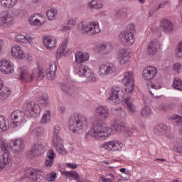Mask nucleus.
Wrapping results in <instances>:
<instances>
[{
  "label": "nucleus",
  "instance_id": "nucleus-1",
  "mask_svg": "<svg viewBox=\"0 0 182 182\" xmlns=\"http://www.w3.org/2000/svg\"><path fill=\"white\" fill-rule=\"evenodd\" d=\"M69 129L73 133L80 134L89 129V121L85 116L74 114L68 121Z\"/></svg>",
  "mask_w": 182,
  "mask_h": 182
},
{
  "label": "nucleus",
  "instance_id": "nucleus-2",
  "mask_svg": "<svg viewBox=\"0 0 182 182\" xmlns=\"http://www.w3.org/2000/svg\"><path fill=\"white\" fill-rule=\"evenodd\" d=\"M91 133L92 137L97 139V140H102L105 137H109L112 135L113 129L107 124L103 122L102 119L96 120L93 124V129Z\"/></svg>",
  "mask_w": 182,
  "mask_h": 182
},
{
  "label": "nucleus",
  "instance_id": "nucleus-3",
  "mask_svg": "<svg viewBox=\"0 0 182 182\" xmlns=\"http://www.w3.org/2000/svg\"><path fill=\"white\" fill-rule=\"evenodd\" d=\"M78 29L81 33L88 35L89 36L100 33V27L99 26V23L96 22H83L78 26Z\"/></svg>",
  "mask_w": 182,
  "mask_h": 182
},
{
  "label": "nucleus",
  "instance_id": "nucleus-4",
  "mask_svg": "<svg viewBox=\"0 0 182 182\" xmlns=\"http://www.w3.org/2000/svg\"><path fill=\"white\" fill-rule=\"evenodd\" d=\"M124 92L123 90L119 87H112L109 92V97L107 100L109 103L112 105H119L122 100H124Z\"/></svg>",
  "mask_w": 182,
  "mask_h": 182
},
{
  "label": "nucleus",
  "instance_id": "nucleus-5",
  "mask_svg": "<svg viewBox=\"0 0 182 182\" xmlns=\"http://www.w3.org/2000/svg\"><path fill=\"white\" fill-rule=\"evenodd\" d=\"M122 83L124 85V92L127 95H132L134 90V77L133 72L127 71L124 73Z\"/></svg>",
  "mask_w": 182,
  "mask_h": 182
},
{
  "label": "nucleus",
  "instance_id": "nucleus-6",
  "mask_svg": "<svg viewBox=\"0 0 182 182\" xmlns=\"http://www.w3.org/2000/svg\"><path fill=\"white\" fill-rule=\"evenodd\" d=\"M119 39L121 43H122V45H125V46H132L136 41L134 38V33L129 31H121L119 36Z\"/></svg>",
  "mask_w": 182,
  "mask_h": 182
},
{
  "label": "nucleus",
  "instance_id": "nucleus-7",
  "mask_svg": "<svg viewBox=\"0 0 182 182\" xmlns=\"http://www.w3.org/2000/svg\"><path fill=\"white\" fill-rule=\"evenodd\" d=\"M11 119L12 121L11 127H18L19 124H22L25 122V112L21 110L14 111L11 112Z\"/></svg>",
  "mask_w": 182,
  "mask_h": 182
},
{
  "label": "nucleus",
  "instance_id": "nucleus-8",
  "mask_svg": "<svg viewBox=\"0 0 182 182\" xmlns=\"http://www.w3.org/2000/svg\"><path fill=\"white\" fill-rule=\"evenodd\" d=\"M9 146L13 153H22L25 150V141L23 139H12L9 141Z\"/></svg>",
  "mask_w": 182,
  "mask_h": 182
},
{
  "label": "nucleus",
  "instance_id": "nucleus-9",
  "mask_svg": "<svg viewBox=\"0 0 182 182\" xmlns=\"http://www.w3.org/2000/svg\"><path fill=\"white\" fill-rule=\"evenodd\" d=\"M14 24V16L9 14V11H2L0 14V26L1 28H9Z\"/></svg>",
  "mask_w": 182,
  "mask_h": 182
},
{
  "label": "nucleus",
  "instance_id": "nucleus-10",
  "mask_svg": "<svg viewBox=\"0 0 182 182\" xmlns=\"http://www.w3.org/2000/svg\"><path fill=\"white\" fill-rule=\"evenodd\" d=\"M23 109L29 113L30 117H33V116H38V114H41V107L35 102L24 104Z\"/></svg>",
  "mask_w": 182,
  "mask_h": 182
},
{
  "label": "nucleus",
  "instance_id": "nucleus-11",
  "mask_svg": "<svg viewBox=\"0 0 182 182\" xmlns=\"http://www.w3.org/2000/svg\"><path fill=\"white\" fill-rule=\"evenodd\" d=\"M26 177L31 181L41 182L45 178V173L42 171L36 172L34 169H28L26 171Z\"/></svg>",
  "mask_w": 182,
  "mask_h": 182
},
{
  "label": "nucleus",
  "instance_id": "nucleus-12",
  "mask_svg": "<svg viewBox=\"0 0 182 182\" xmlns=\"http://www.w3.org/2000/svg\"><path fill=\"white\" fill-rule=\"evenodd\" d=\"M130 59H132V53H130L129 50L122 49L119 51L117 60L119 65L122 66L127 65V63L130 62Z\"/></svg>",
  "mask_w": 182,
  "mask_h": 182
},
{
  "label": "nucleus",
  "instance_id": "nucleus-13",
  "mask_svg": "<svg viewBox=\"0 0 182 182\" xmlns=\"http://www.w3.org/2000/svg\"><path fill=\"white\" fill-rule=\"evenodd\" d=\"M52 143L54 149H55L57 153L61 154L62 156H66L67 152L63 146V141L60 136L52 137Z\"/></svg>",
  "mask_w": 182,
  "mask_h": 182
},
{
  "label": "nucleus",
  "instance_id": "nucleus-14",
  "mask_svg": "<svg viewBox=\"0 0 182 182\" xmlns=\"http://www.w3.org/2000/svg\"><path fill=\"white\" fill-rule=\"evenodd\" d=\"M101 148L108 150V151H119V150H122V144L117 140H113L102 144Z\"/></svg>",
  "mask_w": 182,
  "mask_h": 182
},
{
  "label": "nucleus",
  "instance_id": "nucleus-15",
  "mask_svg": "<svg viewBox=\"0 0 182 182\" xmlns=\"http://www.w3.org/2000/svg\"><path fill=\"white\" fill-rule=\"evenodd\" d=\"M96 117H100L102 120H107L109 117V107L106 105H100L94 109Z\"/></svg>",
  "mask_w": 182,
  "mask_h": 182
},
{
  "label": "nucleus",
  "instance_id": "nucleus-16",
  "mask_svg": "<svg viewBox=\"0 0 182 182\" xmlns=\"http://www.w3.org/2000/svg\"><path fill=\"white\" fill-rule=\"evenodd\" d=\"M157 68L154 66L146 67L143 70V77L144 80H153L157 76Z\"/></svg>",
  "mask_w": 182,
  "mask_h": 182
},
{
  "label": "nucleus",
  "instance_id": "nucleus-17",
  "mask_svg": "<svg viewBox=\"0 0 182 182\" xmlns=\"http://www.w3.org/2000/svg\"><path fill=\"white\" fill-rule=\"evenodd\" d=\"M0 72L4 73L5 75L14 73V64H12L11 61L6 60H1L0 65Z\"/></svg>",
  "mask_w": 182,
  "mask_h": 182
},
{
  "label": "nucleus",
  "instance_id": "nucleus-18",
  "mask_svg": "<svg viewBox=\"0 0 182 182\" xmlns=\"http://www.w3.org/2000/svg\"><path fill=\"white\" fill-rule=\"evenodd\" d=\"M160 28L164 33H170L174 31V24L170 19H164L160 22Z\"/></svg>",
  "mask_w": 182,
  "mask_h": 182
},
{
  "label": "nucleus",
  "instance_id": "nucleus-19",
  "mask_svg": "<svg viewBox=\"0 0 182 182\" xmlns=\"http://www.w3.org/2000/svg\"><path fill=\"white\" fill-rule=\"evenodd\" d=\"M29 22L31 25H33L34 26H41L46 22V18L41 14H34L30 17Z\"/></svg>",
  "mask_w": 182,
  "mask_h": 182
},
{
  "label": "nucleus",
  "instance_id": "nucleus-20",
  "mask_svg": "<svg viewBox=\"0 0 182 182\" xmlns=\"http://www.w3.org/2000/svg\"><path fill=\"white\" fill-rule=\"evenodd\" d=\"M160 46V43L157 40H154L151 41L146 50V55L149 56H154L156 53H157V49H159Z\"/></svg>",
  "mask_w": 182,
  "mask_h": 182
},
{
  "label": "nucleus",
  "instance_id": "nucleus-21",
  "mask_svg": "<svg viewBox=\"0 0 182 182\" xmlns=\"http://www.w3.org/2000/svg\"><path fill=\"white\" fill-rule=\"evenodd\" d=\"M20 80L26 83L27 82H32V75L29 74L28 68L23 66L20 68L19 71Z\"/></svg>",
  "mask_w": 182,
  "mask_h": 182
},
{
  "label": "nucleus",
  "instance_id": "nucleus-22",
  "mask_svg": "<svg viewBox=\"0 0 182 182\" xmlns=\"http://www.w3.org/2000/svg\"><path fill=\"white\" fill-rule=\"evenodd\" d=\"M11 55L16 59H25V53L19 45H15L12 47Z\"/></svg>",
  "mask_w": 182,
  "mask_h": 182
},
{
  "label": "nucleus",
  "instance_id": "nucleus-23",
  "mask_svg": "<svg viewBox=\"0 0 182 182\" xmlns=\"http://www.w3.org/2000/svg\"><path fill=\"white\" fill-rule=\"evenodd\" d=\"M43 150H45V145L41 142H38L35 144L34 149L31 150L30 154L33 157H39Z\"/></svg>",
  "mask_w": 182,
  "mask_h": 182
},
{
  "label": "nucleus",
  "instance_id": "nucleus-24",
  "mask_svg": "<svg viewBox=\"0 0 182 182\" xmlns=\"http://www.w3.org/2000/svg\"><path fill=\"white\" fill-rule=\"evenodd\" d=\"M98 50L102 55H109L113 50V45L112 43H102L98 47Z\"/></svg>",
  "mask_w": 182,
  "mask_h": 182
},
{
  "label": "nucleus",
  "instance_id": "nucleus-25",
  "mask_svg": "<svg viewBox=\"0 0 182 182\" xmlns=\"http://www.w3.org/2000/svg\"><path fill=\"white\" fill-rule=\"evenodd\" d=\"M43 44L47 49L52 50L56 48V38L53 36H47L43 40Z\"/></svg>",
  "mask_w": 182,
  "mask_h": 182
},
{
  "label": "nucleus",
  "instance_id": "nucleus-26",
  "mask_svg": "<svg viewBox=\"0 0 182 182\" xmlns=\"http://www.w3.org/2000/svg\"><path fill=\"white\" fill-rule=\"evenodd\" d=\"M32 80H43L45 77V70L41 68H36L33 70L31 74Z\"/></svg>",
  "mask_w": 182,
  "mask_h": 182
},
{
  "label": "nucleus",
  "instance_id": "nucleus-27",
  "mask_svg": "<svg viewBox=\"0 0 182 182\" xmlns=\"http://www.w3.org/2000/svg\"><path fill=\"white\" fill-rule=\"evenodd\" d=\"M16 41L23 43L25 46H31L32 45V38L29 36H23L22 34L17 35L16 36Z\"/></svg>",
  "mask_w": 182,
  "mask_h": 182
},
{
  "label": "nucleus",
  "instance_id": "nucleus-28",
  "mask_svg": "<svg viewBox=\"0 0 182 182\" xmlns=\"http://www.w3.org/2000/svg\"><path fill=\"white\" fill-rule=\"evenodd\" d=\"M90 70H89V68L86 65H83L82 64H77L75 67V72L79 76H82V77H85L86 75L87 74V72H89Z\"/></svg>",
  "mask_w": 182,
  "mask_h": 182
},
{
  "label": "nucleus",
  "instance_id": "nucleus-29",
  "mask_svg": "<svg viewBox=\"0 0 182 182\" xmlns=\"http://www.w3.org/2000/svg\"><path fill=\"white\" fill-rule=\"evenodd\" d=\"M1 165L3 166V168H4L5 166H11L12 164V158L11 156V154L9 153H4L1 156Z\"/></svg>",
  "mask_w": 182,
  "mask_h": 182
},
{
  "label": "nucleus",
  "instance_id": "nucleus-30",
  "mask_svg": "<svg viewBox=\"0 0 182 182\" xmlns=\"http://www.w3.org/2000/svg\"><path fill=\"white\" fill-rule=\"evenodd\" d=\"M75 62L77 63H83L86 62V60H89V54L84 53L82 51H77L75 53Z\"/></svg>",
  "mask_w": 182,
  "mask_h": 182
},
{
  "label": "nucleus",
  "instance_id": "nucleus-31",
  "mask_svg": "<svg viewBox=\"0 0 182 182\" xmlns=\"http://www.w3.org/2000/svg\"><path fill=\"white\" fill-rule=\"evenodd\" d=\"M61 174L65 176V177H68V178H73V180H76L77 182L80 180V177L79 176V173L75 171H61Z\"/></svg>",
  "mask_w": 182,
  "mask_h": 182
},
{
  "label": "nucleus",
  "instance_id": "nucleus-32",
  "mask_svg": "<svg viewBox=\"0 0 182 182\" xmlns=\"http://www.w3.org/2000/svg\"><path fill=\"white\" fill-rule=\"evenodd\" d=\"M89 9H102L103 8V3L100 0H92L87 4Z\"/></svg>",
  "mask_w": 182,
  "mask_h": 182
},
{
  "label": "nucleus",
  "instance_id": "nucleus-33",
  "mask_svg": "<svg viewBox=\"0 0 182 182\" xmlns=\"http://www.w3.org/2000/svg\"><path fill=\"white\" fill-rule=\"evenodd\" d=\"M166 130H167V126L164 124H160L154 127V133L157 136H163L166 133Z\"/></svg>",
  "mask_w": 182,
  "mask_h": 182
},
{
  "label": "nucleus",
  "instance_id": "nucleus-34",
  "mask_svg": "<svg viewBox=\"0 0 182 182\" xmlns=\"http://www.w3.org/2000/svg\"><path fill=\"white\" fill-rule=\"evenodd\" d=\"M125 104L127 105L129 113H132V114H133V113L136 112V105L133 104V100H132V97H127L125 99Z\"/></svg>",
  "mask_w": 182,
  "mask_h": 182
},
{
  "label": "nucleus",
  "instance_id": "nucleus-35",
  "mask_svg": "<svg viewBox=\"0 0 182 182\" xmlns=\"http://www.w3.org/2000/svg\"><path fill=\"white\" fill-rule=\"evenodd\" d=\"M11 90L9 87H3L0 91V100H5L11 96Z\"/></svg>",
  "mask_w": 182,
  "mask_h": 182
},
{
  "label": "nucleus",
  "instance_id": "nucleus-36",
  "mask_svg": "<svg viewBox=\"0 0 182 182\" xmlns=\"http://www.w3.org/2000/svg\"><path fill=\"white\" fill-rule=\"evenodd\" d=\"M18 0H0L1 6L11 9L14 5H16Z\"/></svg>",
  "mask_w": 182,
  "mask_h": 182
},
{
  "label": "nucleus",
  "instance_id": "nucleus-37",
  "mask_svg": "<svg viewBox=\"0 0 182 182\" xmlns=\"http://www.w3.org/2000/svg\"><path fill=\"white\" fill-rule=\"evenodd\" d=\"M46 16L48 21H53L58 16V10L50 9L46 12Z\"/></svg>",
  "mask_w": 182,
  "mask_h": 182
},
{
  "label": "nucleus",
  "instance_id": "nucleus-38",
  "mask_svg": "<svg viewBox=\"0 0 182 182\" xmlns=\"http://www.w3.org/2000/svg\"><path fill=\"white\" fill-rule=\"evenodd\" d=\"M69 44V40L68 38L64 39L63 41V44L59 47L57 53L59 55H63L65 53V50H66V48H68V45Z\"/></svg>",
  "mask_w": 182,
  "mask_h": 182
},
{
  "label": "nucleus",
  "instance_id": "nucleus-39",
  "mask_svg": "<svg viewBox=\"0 0 182 182\" xmlns=\"http://www.w3.org/2000/svg\"><path fill=\"white\" fill-rule=\"evenodd\" d=\"M149 91L150 95L152 96V97H154V99L159 97L158 95H154V90H159V89H161V86L160 85H156L154 84H151L148 86Z\"/></svg>",
  "mask_w": 182,
  "mask_h": 182
},
{
  "label": "nucleus",
  "instance_id": "nucleus-40",
  "mask_svg": "<svg viewBox=\"0 0 182 182\" xmlns=\"http://www.w3.org/2000/svg\"><path fill=\"white\" fill-rule=\"evenodd\" d=\"M86 82H96L97 80V78L96 77V74L90 70L85 75Z\"/></svg>",
  "mask_w": 182,
  "mask_h": 182
},
{
  "label": "nucleus",
  "instance_id": "nucleus-41",
  "mask_svg": "<svg viewBox=\"0 0 182 182\" xmlns=\"http://www.w3.org/2000/svg\"><path fill=\"white\" fill-rule=\"evenodd\" d=\"M38 102L41 104V106L46 107L49 105V97L46 94H43L38 100Z\"/></svg>",
  "mask_w": 182,
  "mask_h": 182
},
{
  "label": "nucleus",
  "instance_id": "nucleus-42",
  "mask_svg": "<svg viewBox=\"0 0 182 182\" xmlns=\"http://www.w3.org/2000/svg\"><path fill=\"white\" fill-rule=\"evenodd\" d=\"M43 133H45V129L42 127H37L31 132V134H33L34 137H41V136H43Z\"/></svg>",
  "mask_w": 182,
  "mask_h": 182
},
{
  "label": "nucleus",
  "instance_id": "nucleus-43",
  "mask_svg": "<svg viewBox=\"0 0 182 182\" xmlns=\"http://www.w3.org/2000/svg\"><path fill=\"white\" fill-rule=\"evenodd\" d=\"M8 130V127H6V121L4 116L0 115V133L2 132H6Z\"/></svg>",
  "mask_w": 182,
  "mask_h": 182
},
{
  "label": "nucleus",
  "instance_id": "nucleus-44",
  "mask_svg": "<svg viewBox=\"0 0 182 182\" xmlns=\"http://www.w3.org/2000/svg\"><path fill=\"white\" fill-rule=\"evenodd\" d=\"M173 87H174L176 90H182L181 79L179 77H175L173 82Z\"/></svg>",
  "mask_w": 182,
  "mask_h": 182
},
{
  "label": "nucleus",
  "instance_id": "nucleus-45",
  "mask_svg": "<svg viewBox=\"0 0 182 182\" xmlns=\"http://www.w3.org/2000/svg\"><path fill=\"white\" fill-rule=\"evenodd\" d=\"M141 114H142L144 117H149V116L151 114V109H150V107L147 105L144 106L141 111Z\"/></svg>",
  "mask_w": 182,
  "mask_h": 182
},
{
  "label": "nucleus",
  "instance_id": "nucleus-46",
  "mask_svg": "<svg viewBox=\"0 0 182 182\" xmlns=\"http://www.w3.org/2000/svg\"><path fill=\"white\" fill-rule=\"evenodd\" d=\"M107 67V75H112L116 72V65L113 63H107L105 64Z\"/></svg>",
  "mask_w": 182,
  "mask_h": 182
},
{
  "label": "nucleus",
  "instance_id": "nucleus-47",
  "mask_svg": "<svg viewBox=\"0 0 182 182\" xmlns=\"http://www.w3.org/2000/svg\"><path fill=\"white\" fill-rule=\"evenodd\" d=\"M50 111L47 110L42 117L41 122L42 123H49V122H50Z\"/></svg>",
  "mask_w": 182,
  "mask_h": 182
},
{
  "label": "nucleus",
  "instance_id": "nucleus-48",
  "mask_svg": "<svg viewBox=\"0 0 182 182\" xmlns=\"http://www.w3.org/2000/svg\"><path fill=\"white\" fill-rule=\"evenodd\" d=\"M98 73L100 76H106L108 75L106 64L100 66Z\"/></svg>",
  "mask_w": 182,
  "mask_h": 182
},
{
  "label": "nucleus",
  "instance_id": "nucleus-49",
  "mask_svg": "<svg viewBox=\"0 0 182 182\" xmlns=\"http://www.w3.org/2000/svg\"><path fill=\"white\" fill-rule=\"evenodd\" d=\"M114 130L115 132H117L118 133H120V132H123L125 129L124 124L123 123H119V124H115L114 126Z\"/></svg>",
  "mask_w": 182,
  "mask_h": 182
},
{
  "label": "nucleus",
  "instance_id": "nucleus-50",
  "mask_svg": "<svg viewBox=\"0 0 182 182\" xmlns=\"http://www.w3.org/2000/svg\"><path fill=\"white\" fill-rule=\"evenodd\" d=\"M59 133H60V127L55 125L53 127L52 137H59Z\"/></svg>",
  "mask_w": 182,
  "mask_h": 182
},
{
  "label": "nucleus",
  "instance_id": "nucleus-51",
  "mask_svg": "<svg viewBox=\"0 0 182 182\" xmlns=\"http://www.w3.org/2000/svg\"><path fill=\"white\" fill-rule=\"evenodd\" d=\"M46 180L47 181H55L56 180V173L53 172L46 176Z\"/></svg>",
  "mask_w": 182,
  "mask_h": 182
},
{
  "label": "nucleus",
  "instance_id": "nucleus-52",
  "mask_svg": "<svg viewBox=\"0 0 182 182\" xmlns=\"http://www.w3.org/2000/svg\"><path fill=\"white\" fill-rule=\"evenodd\" d=\"M135 132H137V130L134 128L127 129L124 132V136H126V137H130V136H133V134Z\"/></svg>",
  "mask_w": 182,
  "mask_h": 182
},
{
  "label": "nucleus",
  "instance_id": "nucleus-53",
  "mask_svg": "<svg viewBox=\"0 0 182 182\" xmlns=\"http://www.w3.org/2000/svg\"><path fill=\"white\" fill-rule=\"evenodd\" d=\"M16 16H20L21 18H25L28 16V12L25 10H18L16 13Z\"/></svg>",
  "mask_w": 182,
  "mask_h": 182
},
{
  "label": "nucleus",
  "instance_id": "nucleus-54",
  "mask_svg": "<svg viewBox=\"0 0 182 182\" xmlns=\"http://www.w3.org/2000/svg\"><path fill=\"white\" fill-rule=\"evenodd\" d=\"M56 77V72H51L50 70H48L47 72V78L48 80H53Z\"/></svg>",
  "mask_w": 182,
  "mask_h": 182
},
{
  "label": "nucleus",
  "instance_id": "nucleus-55",
  "mask_svg": "<svg viewBox=\"0 0 182 182\" xmlns=\"http://www.w3.org/2000/svg\"><path fill=\"white\" fill-rule=\"evenodd\" d=\"M170 120H176L177 123H181L182 117L178 114H173L170 117Z\"/></svg>",
  "mask_w": 182,
  "mask_h": 182
},
{
  "label": "nucleus",
  "instance_id": "nucleus-56",
  "mask_svg": "<svg viewBox=\"0 0 182 182\" xmlns=\"http://www.w3.org/2000/svg\"><path fill=\"white\" fill-rule=\"evenodd\" d=\"M48 70L56 73V71L58 70V65H56V62L55 61L50 62V68Z\"/></svg>",
  "mask_w": 182,
  "mask_h": 182
},
{
  "label": "nucleus",
  "instance_id": "nucleus-57",
  "mask_svg": "<svg viewBox=\"0 0 182 182\" xmlns=\"http://www.w3.org/2000/svg\"><path fill=\"white\" fill-rule=\"evenodd\" d=\"M56 157V154H55V151L53 150L50 149L47 152V156L46 158L47 159H52V160H54V159Z\"/></svg>",
  "mask_w": 182,
  "mask_h": 182
},
{
  "label": "nucleus",
  "instance_id": "nucleus-58",
  "mask_svg": "<svg viewBox=\"0 0 182 182\" xmlns=\"http://www.w3.org/2000/svg\"><path fill=\"white\" fill-rule=\"evenodd\" d=\"M176 56L178 58H182V43H180L177 50H176Z\"/></svg>",
  "mask_w": 182,
  "mask_h": 182
},
{
  "label": "nucleus",
  "instance_id": "nucleus-59",
  "mask_svg": "<svg viewBox=\"0 0 182 182\" xmlns=\"http://www.w3.org/2000/svg\"><path fill=\"white\" fill-rule=\"evenodd\" d=\"M53 161H55L54 159L46 158L45 165L47 167H50L53 165Z\"/></svg>",
  "mask_w": 182,
  "mask_h": 182
},
{
  "label": "nucleus",
  "instance_id": "nucleus-60",
  "mask_svg": "<svg viewBox=\"0 0 182 182\" xmlns=\"http://www.w3.org/2000/svg\"><path fill=\"white\" fill-rule=\"evenodd\" d=\"M124 15V11L123 10H117L114 12L115 18H122Z\"/></svg>",
  "mask_w": 182,
  "mask_h": 182
},
{
  "label": "nucleus",
  "instance_id": "nucleus-61",
  "mask_svg": "<svg viewBox=\"0 0 182 182\" xmlns=\"http://www.w3.org/2000/svg\"><path fill=\"white\" fill-rule=\"evenodd\" d=\"M60 88L64 93H69V90H70V87H69L66 84L61 85Z\"/></svg>",
  "mask_w": 182,
  "mask_h": 182
},
{
  "label": "nucleus",
  "instance_id": "nucleus-62",
  "mask_svg": "<svg viewBox=\"0 0 182 182\" xmlns=\"http://www.w3.org/2000/svg\"><path fill=\"white\" fill-rule=\"evenodd\" d=\"M1 150H3L4 153H9V146H8V144H1Z\"/></svg>",
  "mask_w": 182,
  "mask_h": 182
},
{
  "label": "nucleus",
  "instance_id": "nucleus-63",
  "mask_svg": "<svg viewBox=\"0 0 182 182\" xmlns=\"http://www.w3.org/2000/svg\"><path fill=\"white\" fill-rule=\"evenodd\" d=\"M100 182H113V181H112V179H110L109 178H106L105 176H101L100 178Z\"/></svg>",
  "mask_w": 182,
  "mask_h": 182
},
{
  "label": "nucleus",
  "instance_id": "nucleus-64",
  "mask_svg": "<svg viewBox=\"0 0 182 182\" xmlns=\"http://www.w3.org/2000/svg\"><path fill=\"white\" fill-rule=\"evenodd\" d=\"M67 167L75 170V168H77V165L76 164L68 163L66 164Z\"/></svg>",
  "mask_w": 182,
  "mask_h": 182
}]
</instances>
